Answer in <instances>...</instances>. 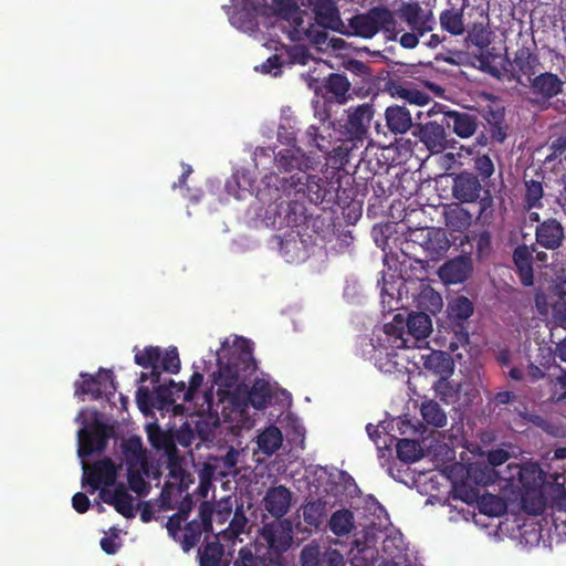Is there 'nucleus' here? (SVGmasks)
<instances>
[{"label":"nucleus","mask_w":566,"mask_h":566,"mask_svg":"<svg viewBox=\"0 0 566 566\" xmlns=\"http://www.w3.org/2000/svg\"><path fill=\"white\" fill-rule=\"evenodd\" d=\"M256 368L250 340L240 338L233 347L222 349L218 357V370L213 374L219 402L228 400L231 405L240 406L235 391L240 390V382L251 376Z\"/></svg>","instance_id":"obj_1"},{"label":"nucleus","mask_w":566,"mask_h":566,"mask_svg":"<svg viewBox=\"0 0 566 566\" xmlns=\"http://www.w3.org/2000/svg\"><path fill=\"white\" fill-rule=\"evenodd\" d=\"M374 114V106L364 103L350 106L343 117L333 123L334 130L347 151L364 147Z\"/></svg>","instance_id":"obj_2"},{"label":"nucleus","mask_w":566,"mask_h":566,"mask_svg":"<svg viewBox=\"0 0 566 566\" xmlns=\"http://www.w3.org/2000/svg\"><path fill=\"white\" fill-rule=\"evenodd\" d=\"M287 185H283L289 190V196L306 198L313 205L334 203L339 189V181L321 177L318 175H293Z\"/></svg>","instance_id":"obj_3"},{"label":"nucleus","mask_w":566,"mask_h":566,"mask_svg":"<svg viewBox=\"0 0 566 566\" xmlns=\"http://www.w3.org/2000/svg\"><path fill=\"white\" fill-rule=\"evenodd\" d=\"M354 35L365 39L373 38L382 30L390 36L396 35V20L392 12L384 7L371 8L367 13L357 14L349 20Z\"/></svg>","instance_id":"obj_4"},{"label":"nucleus","mask_w":566,"mask_h":566,"mask_svg":"<svg viewBox=\"0 0 566 566\" xmlns=\"http://www.w3.org/2000/svg\"><path fill=\"white\" fill-rule=\"evenodd\" d=\"M281 127L277 132V139L289 147L279 150L274 155L275 166L280 171H298L302 175L314 168L315 161L301 147L296 146V137L293 133H283Z\"/></svg>","instance_id":"obj_5"},{"label":"nucleus","mask_w":566,"mask_h":566,"mask_svg":"<svg viewBox=\"0 0 566 566\" xmlns=\"http://www.w3.org/2000/svg\"><path fill=\"white\" fill-rule=\"evenodd\" d=\"M287 200L270 205L266 210V218L274 228H297L305 224L310 218L304 202L300 200L301 197L293 196L291 198L287 195Z\"/></svg>","instance_id":"obj_6"},{"label":"nucleus","mask_w":566,"mask_h":566,"mask_svg":"<svg viewBox=\"0 0 566 566\" xmlns=\"http://www.w3.org/2000/svg\"><path fill=\"white\" fill-rule=\"evenodd\" d=\"M213 507L210 502L203 501L199 506L198 518L188 522L179 538L175 542L179 543L185 553L190 552L201 539L203 533L212 528Z\"/></svg>","instance_id":"obj_7"},{"label":"nucleus","mask_w":566,"mask_h":566,"mask_svg":"<svg viewBox=\"0 0 566 566\" xmlns=\"http://www.w3.org/2000/svg\"><path fill=\"white\" fill-rule=\"evenodd\" d=\"M82 486H91V494L101 489V485L113 486L117 479V467L112 459L104 458L95 461L91 467L83 464Z\"/></svg>","instance_id":"obj_8"},{"label":"nucleus","mask_w":566,"mask_h":566,"mask_svg":"<svg viewBox=\"0 0 566 566\" xmlns=\"http://www.w3.org/2000/svg\"><path fill=\"white\" fill-rule=\"evenodd\" d=\"M444 123L430 120L424 124H416L412 135L417 137L432 155L443 153L448 147Z\"/></svg>","instance_id":"obj_9"},{"label":"nucleus","mask_w":566,"mask_h":566,"mask_svg":"<svg viewBox=\"0 0 566 566\" xmlns=\"http://www.w3.org/2000/svg\"><path fill=\"white\" fill-rule=\"evenodd\" d=\"M112 429L102 423L95 422L91 430L81 429L78 431V457L87 458L94 452H103L107 446Z\"/></svg>","instance_id":"obj_10"},{"label":"nucleus","mask_w":566,"mask_h":566,"mask_svg":"<svg viewBox=\"0 0 566 566\" xmlns=\"http://www.w3.org/2000/svg\"><path fill=\"white\" fill-rule=\"evenodd\" d=\"M82 381L75 382V396L91 395L93 399H99L104 392L116 391V384L112 370H104L97 376L81 374Z\"/></svg>","instance_id":"obj_11"},{"label":"nucleus","mask_w":566,"mask_h":566,"mask_svg":"<svg viewBox=\"0 0 566 566\" xmlns=\"http://www.w3.org/2000/svg\"><path fill=\"white\" fill-rule=\"evenodd\" d=\"M565 240V229L557 219L547 218L535 228L536 244L546 250L559 249Z\"/></svg>","instance_id":"obj_12"},{"label":"nucleus","mask_w":566,"mask_h":566,"mask_svg":"<svg viewBox=\"0 0 566 566\" xmlns=\"http://www.w3.org/2000/svg\"><path fill=\"white\" fill-rule=\"evenodd\" d=\"M528 82L531 93L536 96L537 102H548L563 93L564 82L552 72L536 74Z\"/></svg>","instance_id":"obj_13"},{"label":"nucleus","mask_w":566,"mask_h":566,"mask_svg":"<svg viewBox=\"0 0 566 566\" xmlns=\"http://www.w3.org/2000/svg\"><path fill=\"white\" fill-rule=\"evenodd\" d=\"M482 191L480 179L472 172L462 171L453 178L452 196L462 203L476 202Z\"/></svg>","instance_id":"obj_14"},{"label":"nucleus","mask_w":566,"mask_h":566,"mask_svg":"<svg viewBox=\"0 0 566 566\" xmlns=\"http://www.w3.org/2000/svg\"><path fill=\"white\" fill-rule=\"evenodd\" d=\"M443 122L460 138L472 137L478 129L479 120L476 115L459 111H448L443 113Z\"/></svg>","instance_id":"obj_15"},{"label":"nucleus","mask_w":566,"mask_h":566,"mask_svg":"<svg viewBox=\"0 0 566 566\" xmlns=\"http://www.w3.org/2000/svg\"><path fill=\"white\" fill-rule=\"evenodd\" d=\"M400 18L416 31L419 35L432 30L434 20L431 14H427L417 2L403 3L399 10Z\"/></svg>","instance_id":"obj_16"},{"label":"nucleus","mask_w":566,"mask_h":566,"mask_svg":"<svg viewBox=\"0 0 566 566\" xmlns=\"http://www.w3.org/2000/svg\"><path fill=\"white\" fill-rule=\"evenodd\" d=\"M291 502L292 493L284 485L270 488L263 497L264 509L275 518H281L289 512Z\"/></svg>","instance_id":"obj_17"},{"label":"nucleus","mask_w":566,"mask_h":566,"mask_svg":"<svg viewBox=\"0 0 566 566\" xmlns=\"http://www.w3.org/2000/svg\"><path fill=\"white\" fill-rule=\"evenodd\" d=\"M536 252L535 244L517 245L513 251V263L521 283L524 286L534 284L533 253Z\"/></svg>","instance_id":"obj_18"},{"label":"nucleus","mask_w":566,"mask_h":566,"mask_svg":"<svg viewBox=\"0 0 566 566\" xmlns=\"http://www.w3.org/2000/svg\"><path fill=\"white\" fill-rule=\"evenodd\" d=\"M388 129L395 135H401L415 129L411 112L403 105H390L385 111Z\"/></svg>","instance_id":"obj_19"},{"label":"nucleus","mask_w":566,"mask_h":566,"mask_svg":"<svg viewBox=\"0 0 566 566\" xmlns=\"http://www.w3.org/2000/svg\"><path fill=\"white\" fill-rule=\"evenodd\" d=\"M291 532L290 523L280 521L265 524L261 534L271 548L286 551L292 542Z\"/></svg>","instance_id":"obj_20"},{"label":"nucleus","mask_w":566,"mask_h":566,"mask_svg":"<svg viewBox=\"0 0 566 566\" xmlns=\"http://www.w3.org/2000/svg\"><path fill=\"white\" fill-rule=\"evenodd\" d=\"M472 263L468 258H457L444 263L439 271L440 277L449 284L463 283L472 273Z\"/></svg>","instance_id":"obj_21"},{"label":"nucleus","mask_w":566,"mask_h":566,"mask_svg":"<svg viewBox=\"0 0 566 566\" xmlns=\"http://www.w3.org/2000/svg\"><path fill=\"white\" fill-rule=\"evenodd\" d=\"M421 249L427 261L441 260L450 249L446 231L441 228H431V233Z\"/></svg>","instance_id":"obj_22"},{"label":"nucleus","mask_w":566,"mask_h":566,"mask_svg":"<svg viewBox=\"0 0 566 566\" xmlns=\"http://www.w3.org/2000/svg\"><path fill=\"white\" fill-rule=\"evenodd\" d=\"M147 438L155 450L164 451L169 459L177 454L175 433L163 430L158 423L154 422L147 426Z\"/></svg>","instance_id":"obj_23"},{"label":"nucleus","mask_w":566,"mask_h":566,"mask_svg":"<svg viewBox=\"0 0 566 566\" xmlns=\"http://www.w3.org/2000/svg\"><path fill=\"white\" fill-rule=\"evenodd\" d=\"M280 252L289 263H298L306 258L305 242L298 231H291L281 239Z\"/></svg>","instance_id":"obj_24"},{"label":"nucleus","mask_w":566,"mask_h":566,"mask_svg":"<svg viewBox=\"0 0 566 566\" xmlns=\"http://www.w3.org/2000/svg\"><path fill=\"white\" fill-rule=\"evenodd\" d=\"M483 118L489 126L491 139L499 144L504 143L509 130V126L505 123L504 108L489 106L483 113Z\"/></svg>","instance_id":"obj_25"},{"label":"nucleus","mask_w":566,"mask_h":566,"mask_svg":"<svg viewBox=\"0 0 566 566\" xmlns=\"http://www.w3.org/2000/svg\"><path fill=\"white\" fill-rule=\"evenodd\" d=\"M513 66L530 81L538 73L542 64L536 53L522 46L514 54Z\"/></svg>","instance_id":"obj_26"},{"label":"nucleus","mask_w":566,"mask_h":566,"mask_svg":"<svg viewBox=\"0 0 566 566\" xmlns=\"http://www.w3.org/2000/svg\"><path fill=\"white\" fill-rule=\"evenodd\" d=\"M161 348L158 346H146L143 350H138L134 360L143 368H150L151 382L158 384L160 380V366Z\"/></svg>","instance_id":"obj_27"},{"label":"nucleus","mask_w":566,"mask_h":566,"mask_svg":"<svg viewBox=\"0 0 566 566\" xmlns=\"http://www.w3.org/2000/svg\"><path fill=\"white\" fill-rule=\"evenodd\" d=\"M273 391L269 381L258 378L254 380L250 390L247 391L244 406L250 403L253 408L261 410L272 400Z\"/></svg>","instance_id":"obj_28"},{"label":"nucleus","mask_w":566,"mask_h":566,"mask_svg":"<svg viewBox=\"0 0 566 566\" xmlns=\"http://www.w3.org/2000/svg\"><path fill=\"white\" fill-rule=\"evenodd\" d=\"M254 179L248 169H239L226 181V190L237 199H242L245 192H251Z\"/></svg>","instance_id":"obj_29"},{"label":"nucleus","mask_w":566,"mask_h":566,"mask_svg":"<svg viewBox=\"0 0 566 566\" xmlns=\"http://www.w3.org/2000/svg\"><path fill=\"white\" fill-rule=\"evenodd\" d=\"M122 451L127 468L146 465V454L143 448L142 439L139 437L133 436L125 440L122 444Z\"/></svg>","instance_id":"obj_30"},{"label":"nucleus","mask_w":566,"mask_h":566,"mask_svg":"<svg viewBox=\"0 0 566 566\" xmlns=\"http://www.w3.org/2000/svg\"><path fill=\"white\" fill-rule=\"evenodd\" d=\"M424 367L438 377H450L454 371V361L449 354L438 350L427 357Z\"/></svg>","instance_id":"obj_31"},{"label":"nucleus","mask_w":566,"mask_h":566,"mask_svg":"<svg viewBox=\"0 0 566 566\" xmlns=\"http://www.w3.org/2000/svg\"><path fill=\"white\" fill-rule=\"evenodd\" d=\"M541 179H526L524 176L525 193L523 197V205L526 210L541 209L543 207L542 199L544 197L543 188V175H539Z\"/></svg>","instance_id":"obj_32"},{"label":"nucleus","mask_w":566,"mask_h":566,"mask_svg":"<svg viewBox=\"0 0 566 566\" xmlns=\"http://www.w3.org/2000/svg\"><path fill=\"white\" fill-rule=\"evenodd\" d=\"M323 86L326 93L331 94L337 103L346 102L350 83L345 75L332 73L325 78Z\"/></svg>","instance_id":"obj_33"},{"label":"nucleus","mask_w":566,"mask_h":566,"mask_svg":"<svg viewBox=\"0 0 566 566\" xmlns=\"http://www.w3.org/2000/svg\"><path fill=\"white\" fill-rule=\"evenodd\" d=\"M420 413L423 421L429 426L434 428H443L447 426V413L436 400L422 401Z\"/></svg>","instance_id":"obj_34"},{"label":"nucleus","mask_w":566,"mask_h":566,"mask_svg":"<svg viewBox=\"0 0 566 566\" xmlns=\"http://www.w3.org/2000/svg\"><path fill=\"white\" fill-rule=\"evenodd\" d=\"M408 334L416 339L426 338L432 331V323L429 314L424 312L411 313L406 322Z\"/></svg>","instance_id":"obj_35"},{"label":"nucleus","mask_w":566,"mask_h":566,"mask_svg":"<svg viewBox=\"0 0 566 566\" xmlns=\"http://www.w3.org/2000/svg\"><path fill=\"white\" fill-rule=\"evenodd\" d=\"M518 480L522 486L528 491H535L544 482V472L536 463L525 464L520 468Z\"/></svg>","instance_id":"obj_36"},{"label":"nucleus","mask_w":566,"mask_h":566,"mask_svg":"<svg viewBox=\"0 0 566 566\" xmlns=\"http://www.w3.org/2000/svg\"><path fill=\"white\" fill-rule=\"evenodd\" d=\"M354 514L352 511L343 509L334 512L329 518L328 526L336 536L349 534L354 528Z\"/></svg>","instance_id":"obj_37"},{"label":"nucleus","mask_w":566,"mask_h":566,"mask_svg":"<svg viewBox=\"0 0 566 566\" xmlns=\"http://www.w3.org/2000/svg\"><path fill=\"white\" fill-rule=\"evenodd\" d=\"M469 42L476 46L481 54H480V62L481 67L483 70H486L489 66V55H485L483 51L489 48L491 41H490V32L482 25H474L472 30L469 31L468 34Z\"/></svg>","instance_id":"obj_38"},{"label":"nucleus","mask_w":566,"mask_h":566,"mask_svg":"<svg viewBox=\"0 0 566 566\" xmlns=\"http://www.w3.org/2000/svg\"><path fill=\"white\" fill-rule=\"evenodd\" d=\"M296 10L297 6L293 0H272L270 6L259 3V6L255 7V11L259 14L276 15L284 19H289Z\"/></svg>","instance_id":"obj_39"},{"label":"nucleus","mask_w":566,"mask_h":566,"mask_svg":"<svg viewBox=\"0 0 566 566\" xmlns=\"http://www.w3.org/2000/svg\"><path fill=\"white\" fill-rule=\"evenodd\" d=\"M327 502L323 499L308 501L303 506L304 522L312 527L318 528L326 516Z\"/></svg>","instance_id":"obj_40"},{"label":"nucleus","mask_w":566,"mask_h":566,"mask_svg":"<svg viewBox=\"0 0 566 566\" xmlns=\"http://www.w3.org/2000/svg\"><path fill=\"white\" fill-rule=\"evenodd\" d=\"M223 553L219 541L207 542L198 549L199 566H220Z\"/></svg>","instance_id":"obj_41"},{"label":"nucleus","mask_w":566,"mask_h":566,"mask_svg":"<svg viewBox=\"0 0 566 566\" xmlns=\"http://www.w3.org/2000/svg\"><path fill=\"white\" fill-rule=\"evenodd\" d=\"M473 314V304L465 296H458L448 306V315L454 324H464Z\"/></svg>","instance_id":"obj_42"},{"label":"nucleus","mask_w":566,"mask_h":566,"mask_svg":"<svg viewBox=\"0 0 566 566\" xmlns=\"http://www.w3.org/2000/svg\"><path fill=\"white\" fill-rule=\"evenodd\" d=\"M283 442V436L279 428L271 426L258 437V446L265 454L271 455L277 451Z\"/></svg>","instance_id":"obj_43"},{"label":"nucleus","mask_w":566,"mask_h":566,"mask_svg":"<svg viewBox=\"0 0 566 566\" xmlns=\"http://www.w3.org/2000/svg\"><path fill=\"white\" fill-rule=\"evenodd\" d=\"M316 20L325 25L333 27L339 21L338 9L332 0H318L314 7Z\"/></svg>","instance_id":"obj_44"},{"label":"nucleus","mask_w":566,"mask_h":566,"mask_svg":"<svg viewBox=\"0 0 566 566\" xmlns=\"http://www.w3.org/2000/svg\"><path fill=\"white\" fill-rule=\"evenodd\" d=\"M396 452L397 457L405 463H415L422 457L420 444L411 439H398Z\"/></svg>","instance_id":"obj_45"},{"label":"nucleus","mask_w":566,"mask_h":566,"mask_svg":"<svg viewBox=\"0 0 566 566\" xmlns=\"http://www.w3.org/2000/svg\"><path fill=\"white\" fill-rule=\"evenodd\" d=\"M446 220L453 231H464L472 224V214L468 209L457 206L447 212Z\"/></svg>","instance_id":"obj_46"},{"label":"nucleus","mask_w":566,"mask_h":566,"mask_svg":"<svg viewBox=\"0 0 566 566\" xmlns=\"http://www.w3.org/2000/svg\"><path fill=\"white\" fill-rule=\"evenodd\" d=\"M479 510L481 513L489 516H500L506 511L505 502L494 494H483L478 501Z\"/></svg>","instance_id":"obj_47"},{"label":"nucleus","mask_w":566,"mask_h":566,"mask_svg":"<svg viewBox=\"0 0 566 566\" xmlns=\"http://www.w3.org/2000/svg\"><path fill=\"white\" fill-rule=\"evenodd\" d=\"M441 28L453 35H460L464 31L463 15L454 9L444 10L440 14Z\"/></svg>","instance_id":"obj_48"},{"label":"nucleus","mask_w":566,"mask_h":566,"mask_svg":"<svg viewBox=\"0 0 566 566\" xmlns=\"http://www.w3.org/2000/svg\"><path fill=\"white\" fill-rule=\"evenodd\" d=\"M418 304L423 311L436 314L442 308L443 302L438 292L427 286L420 292Z\"/></svg>","instance_id":"obj_49"},{"label":"nucleus","mask_w":566,"mask_h":566,"mask_svg":"<svg viewBox=\"0 0 566 566\" xmlns=\"http://www.w3.org/2000/svg\"><path fill=\"white\" fill-rule=\"evenodd\" d=\"M247 523L248 518L244 515L242 507H237L232 516V520L229 523V526L221 532L222 537L228 541L237 538L240 534L244 532Z\"/></svg>","instance_id":"obj_50"},{"label":"nucleus","mask_w":566,"mask_h":566,"mask_svg":"<svg viewBox=\"0 0 566 566\" xmlns=\"http://www.w3.org/2000/svg\"><path fill=\"white\" fill-rule=\"evenodd\" d=\"M127 481L129 489L137 495H146L149 491V483L144 479L138 467L127 468Z\"/></svg>","instance_id":"obj_51"},{"label":"nucleus","mask_w":566,"mask_h":566,"mask_svg":"<svg viewBox=\"0 0 566 566\" xmlns=\"http://www.w3.org/2000/svg\"><path fill=\"white\" fill-rule=\"evenodd\" d=\"M134 497L127 492L125 484H123L119 495L113 504L114 509L124 517L130 518L135 516Z\"/></svg>","instance_id":"obj_52"},{"label":"nucleus","mask_w":566,"mask_h":566,"mask_svg":"<svg viewBox=\"0 0 566 566\" xmlns=\"http://www.w3.org/2000/svg\"><path fill=\"white\" fill-rule=\"evenodd\" d=\"M155 406L158 410H169L175 403V392L169 385H158L154 388Z\"/></svg>","instance_id":"obj_53"},{"label":"nucleus","mask_w":566,"mask_h":566,"mask_svg":"<svg viewBox=\"0 0 566 566\" xmlns=\"http://www.w3.org/2000/svg\"><path fill=\"white\" fill-rule=\"evenodd\" d=\"M160 373L166 371L169 374H177L180 370V359L176 347H170L165 353L161 352L159 361Z\"/></svg>","instance_id":"obj_54"},{"label":"nucleus","mask_w":566,"mask_h":566,"mask_svg":"<svg viewBox=\"0 0 566 566\" xmlns=\"http://www.w3.org/2000/svg\"><path fill=\"white\" fill-rule=\"evenodd\" d=\"M136 403L145 416L150 415L153 409L156 408L154 391L150 392L147 387L139 386L136 391Z\"/></svg>","instance_id":"obj_55"},{"label":"nucleus","mask_w":566,"mask_h":566,"mask_svg":"<svg viewBox=\"0 0 566 566\" xmlns=\"http://www.w3.org/2000/svg\"><path fill=\"white\" fill-rule=\"evenodd\" d=\"M211 506L213 507L212 518L220 524H223L232 513V500L230 496L211 504Z\"/></svg>","instance_id":"obj_56"},{"label":"nucleus","mask_w":566,"mask_h":566,"mask_svg":"<svg viewBox=\"0 0 566 566\" xmlns=\"http://www.w3.org/2000/svg\"><path fill=\"white\" fill-rule=\"evenodd\" d=\"M474 169L485 180L494 174V164L489 155H479L474 159Z\"/></svg>","instance_id":"obj_57"},{"label":"nucleus","mask_w":566,"mask_h":566,"mask_svg":"<svg viewBox=\"0 0 566 566\" xmlns=\"http://www.w3.org/2000/svg\"><path fill=\"white\" fill-rule=\"evenodd\" d=\"M479 493L475 489L467 485L465 483L453 485V499H459L468 504L479 501Z\"/></svg>","instance_id":"obj_58"},{"label":"nucleus","mask_w":566,"mask_h":566,"mask_svg":"<svg viewBox=\"0 0 566 566\" xmlns=\"http://www.w3.org/2000/svg\"><path fill=\"white\" fill-rule=\"evenodd\" d=\"M483 195H480L479 202V216L478 219H491L493 216L494 199L490 190H483Z\"/></svg>","instance_id":"obj_59"},{"label":"nucleus","mask_w":566,"mask_h":566,"mask_svg":"<svg viewBox=\"0 0 566 566\" xmlns=\"http://www.w3.org/2000/svg\"><path fill=\"white\" fill-rule=\"evenodd\" d=\"M431 233V228H418L410 230L406 238V248H402L401 251L409 255V252L407 249L409 248L410 243H417L420 248L423 247L428 235Z\"/></svg>","instance_id":"obj_60"},{"label":"nucleus","mask_w":566,"mask_h":566,"mask_svg":"<svg viewBox=\"0 0 566 566\" xmlns=\"http://www.w3.org/2000/svg\"><path fill=\"white\" fill-rule=\"evenodd\" d=\"M478 256H488L492 250V237L490 231L483 230L475 235Z\"/></svg>","instance_id":"obj_61"},{"label":"nucleus","mask_w":566,"mask_h":566,"mask_svg":"<svg viewBox=\"0 0 566 566\" xmlns=\"http://www.w3.org/2000/svg\"><path fill=\"white\" fill-rule=\"evenodd\" d=\"M321 554L318 546H305L301 552L302 566H319Z\"/></svg>","instance_id":"obj_62"},{"label":"nucleus","mask_w":566,"mask_h":566,"mask_svg":"<svg viewBox=\"0 0 566 566\" xmlns=\"http://www.w3.org/2000/svg\"><path fill=\"white\" fill-rule=\"evenodd\" d=\"M319 566H344V557L337 549L326 548L321 554Z\"/></svg>","instance_id":"obj_63"},{"label":"nucleus","mask_w":566,"mask_h":566,"mask_svg":"<svg viewBox=\"0 0 566 566\" xmlns=\"http://www.w3.org/2000/svg\"><path fill=\"white\" fill-rule=\"evenodd\" d=\"M264 559H258L252 551L248 547H242L238 553V558L234 560L233 566H259Z\"/></svg>","instance_id":"obj_64"}]
</instances>
